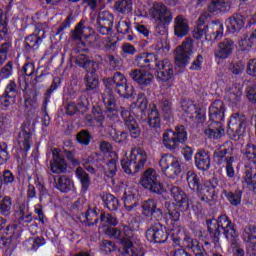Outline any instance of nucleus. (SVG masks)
Returning <instances> with one entry per match:
<instances>
[{
	"instance_id": "1",
	"label": "nucleus",
	"mask_w": 256,
	"mask_h": 256,
	"mask_svg": "<svg viewBox=\"0 0 256 256\" xmlns=\"http://www.w3.org/2000/svg\"><path fill=\"white\" fill-rule=\"evenodd\" d=\"M142 215L150 217L151 221H157L146 231V238L150 243H165L169 237L167 228L160 223L163 219V208L158 207L157 200L148 199L142 202Z\"/></svg>"
},
{
	"instance_id": "2",
	"label": "nucleus",
	"mask_w": 256,
	"mask_h": 256,
	"mask_svg": "<svg viewBox=\"0 0 256 256\" xmlns=\"http://www.w3.org/2000/svg\"><path fill=\"white\" fill-rule=\"evenodd\" d=\"M106 235L112 239H118L122 247L121 256H145V250L141 247V242L135 235V229L133 226L126 225L123 228V232L119 228L108 227L106 229Z\"/></svg>"
},
{
	"instance_id": "3",
	"label": "nucleus",
	"mask_w": 256,
	"mask_h": 256,
	"mask_svg": "<svg viewBox=\"0 0 256 256\" xmlns=\"http://www.w3.org/2000/svg\"><path fill=\"white\" fill-rule=\"evenodd\" d=\"M207 231L215 249L221 248V232L230 241L232 245H235L236 239L238 237L237 230L235 229V224L231 222L227 215H221L218 219H207L206 220Z\"/></svg>"
},
{
	"instance_id": "4",
	"label": "nucleus",
	"mask_w": 256,
	"mask_h": 256,
	"mask_svg": "<svg viewBox=\"0 0 256 256\" xmlns=\"http://www.w3.org/2000/svg\"><path fill=\"white\" fill-rule=\"evenodd\" d=\"M147 163V152L141 148L131 150L130 158L124 157L121 160V166L127 175L138 173Z\"/></svg>"
},
{
	"instance_id": "5",
	"label": "nucleus",
	"mask_w": 256,
	"mask_h": 256,
	"mask_svg": "<svg viewBox=\"0 0 256 256\" xmlns=\"http://www.w3.org/2000/svg\"><path fill=\"white\" fill-rule=\"evenodd\" d=\"M247 117L243 112H235L231 115L230 121L228 123L227 133L230 139L234 141H239L245 133H247Z\"/></svg>"
},
{
	"instance_id": "6",
	"label": "nucleus",
	"mask_w": 256,
	"mask_h": 256,
	"mask_svg": "<svg viewBox=\"0 0 256 256\" xmlns=\"http://www.w3.org/2000/svg\"><path fill=\"white\" fill-rule=\"evenodd\" d=\"M187 141V131H185V126H177L175 131L166 130L163 133V145L169 151H177L179 149L180 143H185Z\"/></svg>"
},
{
	"instance_id": "7",
	"label": "nucleus",
	"mask_w": 256,
	"mask_h": 256,
	"mask_svg": "<svg viewBox=\"0 0 256 256\" xmlns=\"http://www.w3.org/2000/svg\"><path fill=\"white\" fill-rule=\"evenodd\" d=\"M162 173L169 177V179H175L179 177L183 169L181 168V163L179 159L171 154H165L161 157L159 161Z\"/></svg>"
},
{
	"instance_id": "8",
	"label": "nucleus",
	"mask_w": 256,
	"mask_h": 256,
	"mask_svg": "<svg viewBox=\"0 0 256 256\" xmlns=\"http://www.w3.org/2000/svg\"><path fill=\"white\" fill-rule=\"evenodd\" d=\"M140 185L144 189H149L151 193L156 195H163L165 193V187L159 181H157V172L153 168H148L140 178Z\"/></svg>"
},
{
	"instance_id": "9",
	"label": "nucleus",
	"mask_w": 256,
	"mask_h": 256,
	"mask_svg": "<svg viewBox=\"0 0 256 256\" xmlns=\"http://www.w3.org/2000/svg\"><path fill=\"white\" fill-rule=\"evenodd\" d=\"M195 49L193 38L187 37L180 46L176 48L175 61L179 67H185L193 55Z\"/></svg>"
},
{
	"instance_id": "10",
	"label": "nucleus",
	"mask_w": 256,
	"mask_h": 256,
	"mask_svg": "<svg viewBox=\"0 0 256 256\" xmlns=\"http://www.w3.org/2000/svg\"><path fill=\"white\" fill-rule=\"evenodd\" d=\"M120 115L127 131H129L130 137H132V139H139L141 137V128H139V124L137 123V120H135V117L131 115V111L125 107H120Z\"/></svg>"
},
{
	"instance_id": "11",
	"label": "nucleus",
	"mask_w": 256,
	"mask_h": 256,
	"mask_svg": "<svg viewBox=\"0 0 256 256\" xmlns=\"http://www.w3.org/2000/svg\"><path fill=\"white\" fill-rule=\"evenodd\" d=\"M150 16L155 21L170 24L173 21V12L163 2H155L149 10Z\"/></svg>"
},
{
	"instance_id": "12",
	"label": "nucleus",
	"mask_w": 256,
	"mask_h": 256,
	"mask_svg": "<svg viewBox=\"0 0 256 256\" xmlns=\"http://www.w3.org/2000/svg\"><path fill=\"white\" fill-rule=\"evenodd\" d=\"M35 126L31 125V122H24L21 126V132L18 135V144L22 151H29L31 149V139Z\"/></svg>"
},
{
	"instance_id": "13",
	"label": "nucleus",
	"mask_w": 256,
	"mask_h": 256,
	"mask_svg": "<svg viewBox=\"0 0 256 256\" xmlns=\"http://www.w3.org/2000/svg\"><path fill=\"white\" fill-rule=\"evenodd\" d=\"M113 21V14L109 11H100L96 20L98 33L109 35L113 31Z\"/></svg>"
},
{
	"instance_id": "14",
	"label": "nucleus",
	"mask_w": 256,
	"mask_h": 256,
	"mask_svg": "<svg viewBox=\"0 0 256 256\" xmlns=\"http://www.w3.org/2000/svg\"><path fill=\"white\" fill-rule=\"evenodd\" d=\"M170 195L174 199L175 203L181 209V211H189L191 208V199L187 196V193L179 186H171L169 188Z\"/></svg>"
},
{
	"instance_id": "15",
	"label": "nucleus",
	"mask_w": 256,
	"mask_h": 256,
	"mask_svg": "<svg viewBox=\"0 0 256 256\" xmlns=\"http://www.w3.org/2000/svg\"><path fill=\"white\" fill-rule=\"evenodd\" d=\"M155 69L157 73V79L162 81V83H167V81H171V79H173V64H171L169 60H156Z\"/></svg>"
},
{
	"instance_id": "16",
	"label": "nucleus",
	"mask_w": 256,
	"mask_h": 256,
	"mask_svg": "<svg viewBox=\"0 0 256 256\" xmlns=\"http://www.w3.org/2000/svg\"><path fill=\"white\" fill-rule=\"evenodd\" d=\"M115 83V91L123 99H132V97H135V88L127 83V78L123 74L120 73V76H116Z\"/></svg>"
},
{
	"instance_id": "17",
	"label": "nucleus",
	"mask_w": 256,
	"mask_h": 256,
	"mask_svg": "<svg viewBox=\"0 0 256 256\" xmlns=\"http://www.w3.org/2000/svg\"><path fill=\"white\" fill-rule=\"evenodd\" d=\"M45 39V30H38L37 32L30 34L25 37L24 40V51L25 53H32L37 51Z\"/></svg>"
},
{
	"instance_id": "18",
	"label": "nucleus",
	"mask_w": 256,
	"mask_h": 256,
	"mask_svg": "<svg viewBox=\"0 0 256 256\" xmlns=\"http://www.w3.org/2000/svg\"><path fill=\"white\" fill-rule=\"evenodd\" d=\"M233 51H235V42L231 38H225L218 43L214 50V56L216 59H229L233 55Z\"/></svg>"
},
{
	"instance_id": "19",
	"label": "nucleus",
	"mask_w": 256,
	"mask_h": 256,
	"mask_svg": "<svg viewBox=\"0 0 256 256\" xmlns=\"http://www.w3.org/2000/svg\"><path fill=\"white\" fill-rule=\"evenodd\" d=\"M206 41H217L223 37V24L219 20L209 22L206 16Z\"/></svg>"
},
{
	"instance_id": "20",
	"label": "nucleus",
	"mask_w": 256,
	"mask_h": 256,
	"mask_svg": "<svg viewBox=\"0 0 256 256\" xmlns=\"http://www.w3.org/2000/svg\"><path fill=\"white\" fill-rule=\"evenodd\" d=\"M129 76L134 83H137L140 87H148V85H151L155 79V76H153L151 72L142 69L131 70Z\"/></svg>"
},
{
	"instance_id": "21",
	"label": "nucleus",
	"mask_w": 256,
	"mask_h": 256,
	"mask_svg": "<svg viewBox=\"0 0 256 256\" xmlns=\"http://www.w3.org/2000/svg\"><path fill=\"white\" fill-rule=\"evenodd\" d=\"M182 111L186 113L188 119H194L196 123H203L205 121V109L197 108L193 103L184 102L182 104Z\"/></svg>"
},
{
	"instance_id": "22",
	"label": "nucleus",
	"mask_w": 256,
	"mask_h": 256,
	"mask_svg": "<svg viewBox=\"0 0 256 256\" xmlns=\"http://www.w3.org/2000/svg\"><path fill=\"white\" fill-rule=\"evenodd\" d=\"M209 117L211 123H223V119H225V103L221 100H215L209 108Z\"/></svg>"
},
{
	"instance_id": "23",
	"label": "nucleus",
	"mask_w": 256,
	"mask_h": 256,
	"mask_svg": "<svg viewBox=\"0 0 256 256\" xmlns=\"http://www.w3.org/2000/svg\"><path fill=\"white\" fill-rule=\"evenodd\" d=\"M52 155L53 161L50 163L52 173H65L67 171V162L65 161V156L61 154V150L54 149Z\"/></svg>"
},
{
	"instance_id": "24",
	"label": "nucleus",
	"mask_w": 256,
	"mask_h": 256,
	"mask_svg": "<svg viewBox=\"0 0 256 256\" xmlns=\"http://www.w3.org/2000/svg\"><path fill=\"white\" fill-rule=\"evenodd\" d=\"M195 167L199 169V171H209L211 169V156L209 152L200 149L194 156Z\"/></svg>"
},
{
	"instance_id": "25",
	"label": "nucleus",
	"mask_w": 256,
	"mask_h": 256,
	"mask_svg": "<svg viewBox=\"0 0 256 256\" xmlns=\"http://www.w3.org/2000/svg\"><path fill=\"white\" fill-rule=\"evenodd\" d=\"M174 35L183 38L189 35V21L183 15H177L174 18Z\"/></svg>"
},
{
	"instance_id": "26",
	"label": "nucleus",
	"mask_w": 256,
	"mask_h": 256,
	"mask_svg": "<svg viewBox=\"0 0 256 256\" xmlns=\"http://www.w3.org/2000/svg\"><path fill=\"white\" fill-rule=\"evenodd\" d=\"M226 27L229 33H239L245 27V16L234 14L226 20Z\"/></svg>"
},
{
	"instance_id": "27",
	"label": "nucleus",
	"mask_w": 256,
	"mask_h": 256,
	"mask_svg": "<svg viewBox=\"0 0 256 256\" xmlns=\"http://www.w3.org/2000/svg\"><path fill=\"white\" fill-rule=\"evenodd\" d=\"M157 58L155 57V54L149 53V54H139L135 57L133 63L136 67H139L140 69H153V64L156 63Z\"/></svg>"
},
{
	"instance_id": "28",
	"label": "nucleus",
	"mask_w": 256,
	"mask_h": 256,
	"mask_svg": "<svg viewBox=\"0 0 256 256\" xmlns=\"http://www.w3.org/2000/svg\"><path fill=\"white\" fill-rule=\"evenodd\" d=\"M204 133L208 139H221L225 135L223 122H211L208 128L204 130Z\"/></svg>"
},
{
	"instance_id": "29",
	"label": "nucleus",
	"mask_w": 256,
	"mask_h": 256,
	"mask_svg": "<svg viewBox=\"0 0 256 256\" xmlns=\"http://www.w3.org/2000/svg\"><path fill=\"white\" fill-rule=\"evenodd\" d=\"M55 187L61 193H69L73 189V180L67 175H61L59 177H54Z\"/></svg>"
},
{
	"instance_id": "30",
	"label": "nucleus",
	"mask_w": 256,
	"mask_h": 256,
	"mask_svg": "<svg viewBox=\"0 0 256 256\" xmlns=\"http://www.w3.org/2000/svg\"><path fill=\"white\" fill-rule=\"evenodd\" d=\"M205 21H207V15H201L197 22H196V27L194 28V30L192 31V36L194 37V39H203L205 37V39H207V30L205 28Z\"/></svg>"
},
{
	"instance_id": "31",
	"label": "nucleus",
	"mask_w": 256,
	"mask_h": 256,
	"mask_svg": "<svg viewBox=\"0 0 256 256\" xmlns=\"http://www.w3.org/2000/svg\"><path fill=\"white\" fill-rule=\"evenodd\" d=\"M183 247L185 249H191V251L194 253V255H199L202 251H205V248L203 247V244L199 242L197 239H193L189 236H185L182 241Z\"/></svg>"
},
{
	"instance_id": "32",
	"label": "nucleus",
	"mask_w": 256,
	"mask_h": 256,
	"mask_svg": "<svg viewBox=\"0 0 256 256\" xmlns=\"http://www.w3.org/2000/svg\"><path fill=\"white\" fill-rule=\"evenodd\" d=\"M77 179H79L81 183V192L87 193L89 191V187L91 186V179L89 178V174L81 168L78 167L75 171Z\"/></svg>"
},
{
	"instance_id": "33",
	"label": "nucleus",
	"mask_w": 256,
	"mask_h": 256,
	"mask_svg": "<svg viewBox=\"0 0 256 256\" xmlns=\"http://www.w3.org/2000/svg\"><path fill=\"white\" fill-rule=\"evenodd\" d=\"M76 63L79 67H82V69H85L87 73H91V71H96L95 65H97V62L94 60L89 59V56L80 54L76 58Z\"/></svg>"
},
{
	"instance_id": "34",
	"label": "nucleus",
	"mask_w": 256,
	"mask_h": 256,
	"mask_svg": "<svg viewBox=\"0 0 256 256\" xmlns=\"http://www.w3.org/2000/svg\"><path fill=\"white\" fill-rule=\"evenodd\" d=\"M86 91H95L99 87V75L95 71L87 72L84 76Z\"/></svg>"
},
{
	"instance_id": "35",
	"label": "nucleus",
	"mask_w": 256,
	"mask_h": 256,
	"mask_svg": "<svg viewBox=\"0 0 256 256\" xmlns=\"http://www.w3.org/2000/svg\"><path fill=\"white\" fill-rule=\"evenodd\" d=\"M222 194L229 201L230 205L237 207L241 205V197H243V191L236 189L234 192L231 190H223Z\"/></svg>"
},
{
	"instance_id": "36",
	"label": "nucleus",
	"mask_w": 256,
	"mask_h": 256,
	"mask_svg": "<svg viewBox=\"0 0 256 256\" xmlns=\"http://www.w3.org/2000/svg\"><path fill=\"white\" fill-rule=\"evenodd\" d=\"M114 9L122 15H129L133 11V0H117Z\"/></svg>"
},
{
	"instance_id": "37",
	"label": "nucleus",
	"mask_w": 256,
	"mask_h": 256,
	"mask_svg": "<svg viewBox=\"0 0 256 256\" xmlns=\"http://www.w3.org/2000/svg\"><path fill=\"white\" fill-rule=\"evenodd\" d=\"M228 9H231L230 0H212L208 6V11H210V13H215L216 11H227Z\"/></svg>"
},
{
	"instance_id": "38",
	"label": "nucleus",
	"mask_w": 256,
	"mask_h": 256,
	"mask_svg": "<svg viewBox=\"0 0 256 256\" xmlns=\"http://www.w3.org/2000/svg\"><path fill=\"white\" fill-rule=\"evenodd\" d=\"M186 181L188 183L189 188L192 191H196L197 193H201V188L203 186L201 185V182H199V176L195 172L188 171Z\"/></svg>"
},
{
	"instance_id": "39",
	"label": "nucleus",
	"mask_w": 256,
	"mask_h": 256,
	"mask_svg": "<svg viewBox=\"0 0 256 256\" xmlns=\"http://www.w3.org/2000/svg\"><path fill=\"white\" fill-rule=\"evenodd\" d=\"M148 125L152 129H159L161 127V114H159L157 106H154L148 114Z\"/></svg>"
},
{
	"instance_id": "40",
	"label": "nucleus",
	"mask_w": 256,
	"mask_h": 256,
	"mask_svg": "<svg viewBox=\"0 0 256 256\" xmlns=\"http://www.w3.org/2000/svg\"><path fill=\"white\" fill-rule=\"evenodd\" d=\"M11 207H13L11 197L0 196V215L3 217H9L11 215Z\"/></svg>"
},
{
	"instance_id": "41",
	"label": "nucleus",
	"mask_w": 256,
	"mask_h": 256,
	"mask_svg": "<svg viewBox=\"0 0 256 256\" xmlns=\"http://www.w3.org/2000/svg\"><path fill=\"white\" fill-rule=\"evenodd\" d=\"M200 200L204 203H213L215 201V197H217V192L215 190H211L208 187H201L200 192H197Z\"/></svg>"
},
{
	"instance_id": "42",
	"label": "nucleus",
	"mask_w": 256,
	"mask_h": 256,
	"mask_svg": "<svg viewBox=\"0 0 256 256\" xmlns=\"http://www.w3.org/2000/svg\"><path fill=\"white\" fill-rule=\"evenodd\" d=\"M102 201L109 211H117L120 207L119 200L113 194H104L102 196Z\"/></svg>"
},
{
	"instance_id": "43",
	"label": "nucleus",
	"mask_w": 256,
	"mask_h": 256,
	"mask_svg": "<svg viewBox=\"0 0 256 256\" xmlns=\"http://www.w3.org/2000/svg\"><path fill=\"white\" fill-rule=\"evenodd\" d=\"M159 107L161 108V111L164 115V119L166 121H169V119H171V117H173V103H171V101H169V99L163 98L159 102Z\"/></svg>"
},
{
	"instance_id": "44",
	"label": "nucleus",
	"mask_w": 256,
	"mask_h": 256,
	"mask_svg": "<svg viewBox=\"0 0 256 256\" xmlns=\"http://www.w3.org/2000/svg\"><path fill=\"white\" fill-rule=\"evenodd\" d=\"M92 139L93 135H91V132L87 129H82L76 134L77 143H79V145H84V147L90 145Z\"/></svg>"
},
{
	"instance_id": "45",
	"label": "nucleus",
	"mask_w": 256,
	"mask_h": 256,
	"mask_svg": "<svg viewBox=\"0 0 256 256\" xmlns=\"http://www.w3.org/2000/svg\"><path fill=\"white\" fill-rule=\"evenodd\" d=\"M81 223H88V225H97L99 223V216H97V210L86 207L85 215L81 219Z\"/></svg>"
},
{
	"instance_id": "46",
	"label": "nucleus",
	"mask_w": 256,
	"mask_h": 256,
	"mask_svg": "<svg viewBox=\"0 0 256 256\" xmlns=\"http://www.w3.org/2000/svg\"><path fill=\"white\" fill-rule=\"evenodd\" d=\"M164 207L167 209V212L164 213V217L167 220L174 221V223H177L179 219L181 218V211L179 209L170 210L169 207H171V202L165 201Z\"/></svg>"
},
{
	"instance_id": "47",
	"label": "nucleus",
	"mask_w": 256,
	"mask_h": 256,
	"mask_svg": "<svg viewBox=\"0 0 256 256\" xmlns=\"http://www.w3.org/2000/svg\"><path fill=\"white\" fill-rule=\"evenodd\" d=\"M244 183L252 185L256 189V170L251 166H246L244 171Z\"/></svg>"
},
{
	"instance_id": "48",
	"label": "nucleus",
	"mask_w": 256,
	"mask_h": 256,
	"mask_svg": "<svg viewBox=\"0 0 256 256\" xmlns=\"http://www.w3.org/2000/svg\"><path fill=\"white\" fill-rule=\"evenodd\" d=\"M103 103L106 105V109L109 113H115V111H117V101L111 92H109L108 95L104 94Z\"/></svg>"
},
{
	"instance_id": "49",
	"label": "nucleus",
	"mask_w": 256,
	"mask_h": 256,
	"mask_svg": "<svg viewBox=\"0 0 256 256\" xmlns=\"http://www.w3.org/2000/svg\"><path fill=\"white\" fill-rule=\"evenodd\" d=\"M227 155H233V146L214 151V158L217 159L219 165L224 163L225 159H227Z\"/></svg>"
},
{
	"instance_id": "50",
	"label": "nucleus",
	"mask_w": 256,
	"mask_h": 256,
	"mask_svg": "<svg viewBox=\"0 0 256 256\" xmlns=\"http://www.w3.org/2000/svg\"><path fill=\"white\" fill-rule=\"evenodd\" d=\"M100 223L103 227H115L119 223L117 218L111 214L101 213Z\"/></svg>"
},
{
	"instance_id": "51",
	"label": "nucleus",
	"mask_w": 256,
	"mask_h": 256,
	"mask_svg": "<svg viewBox=\"0 0 256 256\" xmlns=\"http://www.w3.org/2000/svg\"><path fill=\"white\" fill-rule=\"evenodd\" d=\"M104 174L109 179H113L114 175H117V160L110 159L104 166Z\"/></svg>"
},
{
	"instance_id": "52",
	"label": "nucleus",
	"mask_w": 256,
	"mask_h": 256,
	"mask_svg": "<svg viewBox=\"0 0 256 256\" xmlns=\"http://www.w3.org/2000/svg\"><path fill=\"white\" fill-rule=\"evenodd\" d=\"M59 85H61V78L55 77L53 79V82L50 85L49 89L44 94V105H47V103L51 99V95H52L53 91H56V89L59 87Z\"/></svg>"
},
{
	"instance_id": "53",
	"label": "nucleus",
	"mask_w": 256,
	"mask_h": 256,
	"mask_svg": "<svg viewBox=\"0 0 256 256\" xmlns=\"http://www.w3.org/2000/svg\"><path fill=\"white\" fill-rule=\"evenodd\" d=\"M136 105L141 112V115H145V110L149 106V100H147V96L145 93H139L136 100Z\"/></svg>"
},
{
	"instance_id": "54",
	"label": "nucleus",
	"mask_w": 256,
	"mask_h": 256,
	"mask_svg": "<svg viewBox=\"0 0 256 256\" xmlns=\"http://www.w3.org/2000/svg\"><path fill=\"white\" fill-rule=\"evenodd\" d=\"M244 237L248 243L256 245V226H248L244 229Z\"/></svg>"
},
{
	"instance_id": "55",
	"label": "nucleus",
	"mask_w": 256,
	"mask_h": 256,
	"mask_svg": "<svg viewBox=\"0 0 256 256\" xmlns=\"http://www.w3.org/2000/svg\"><path fill=\"white\" fill-rule=\"evenodd\" d=\"M241 95H243V92L237 86L230 88L228 92V97L232 103H239L241 101Z\"/></svg>"
},
{
	"instance_id": "56",
	"label": "nucleus",
	"mask_w": 256,
	"mask_h": 256,
	"mask_svg": "<svg viewBox=\"0 0 256 256\" xmlns=\"http://www.w3.org/2000/svg\"><path fill=\"white\" fill-rule=\"evenodd\" d=\"M112 141L118 143L119 145H123L127 143V139H129V134L125 131L122 132H114L111 134Z\"/></svg>"
},
{
	"instance_id": "57",
	"label": "nucleus",
	"mask_w": 256,
	"mask_h": 256,
	"mask_svg": "<svg viewBox=\"0 0 256 256\" xmlns=\"http://www.w3.org/2000/svg\"><path fill=\"white\" fill-rule=\"evenodd\" d=\"M13 103H15V98H13L12 96L5 95L4 93L2 94V96H0V108L3 111H7V109H9L11 105H13Z\"/></svg>"
},
{
	"instance_id": "58",
	"label": "nucleus",
	"mask_w": 256,
	"mask_h": 256,
	"mask_svg": "<svg viewBox=\"0 0 256 256\" xmlns=\"http://www.w3.org/2000/svg\"><path fill=\"white\" fill-rule=\"evenodd\" d=\"M245 155L250 163L256 166V146L255 144L246 145Z\"/></svg>"
},
{
	"instance_id": "59",
	"label": "nucleus",
	"mask_w": 256,
	"mask_h": 256,
	"mask_svg": "<svg viewBox=\"0 0 256 256\" xmlns=\"http://www.w3.org/2000/svg\"><path fill=\"white\" fill-rule=\"evenodd\" d=\"M119 117L117 116V111L109 112L107 111L106 117H104L103 123L104 127H113L115 122L118 121Z\"/></svg>"
},
{
	"instance_id": "60",
	"label": "nucleus",
	"mask_w": 256,
	"mask_h": 256,
	"mask_svg": "<svg viewBox=\"0 0 256 256\" xmlns=\"http://www.w3.org/2000/svg\"><path fill=\"white\" fill-rule=\"evenodd\" d=\"M18 93H19V88L17 87V83H15V81L11 80L7 84L4 94L15 99V97H17Z\"/></svg>"
},
{
	"instance_id": "61",
	"label": "nucleus",
	"mask_w": 256,
	"mask_h": 256,
	"mask_svg": "<svg viewBox=\"0 0 256 256\" xmlns=\"http://www.w3.org/2000/svg\"><path fill=\"white\" fill-rule=\"evenodd\" d=\"M9 49H11L10 42H5L0 46V67L5 63V61H7Z\"/></svg>"
},
{
	"instance_id": "62",
	"label": "nucleus",
	"mask_w": 256,
	"mask_h": 256,
	"mask_svg": "<svg viewBox=\"0 0 256 256\" xmlns=\"http://www.w3.org/2000/svg\"><path fill=\"white\" fill-rule=\"evenodd\" d=\"M139 203H137V200H135V196L133 195H128L124 199V207L126 211H134L135 207H137Z\"/></svg>"
},
{
	"instance_id": "63",
	"label": "nucleus",
	"mask_w": 256,
	"mask_h": 256,
	"mask_svg": "<svg viewBox=\"0 0 256 256\" xmlns=\"http://www.w3.org/2000/svg\"><path fill=\"white\" fill-rule=\"evenodd\" d=\"M105 61L114 70H117L119 65H121V58L114 56L112 54H106Z\"/></svg>"
},
{
	"instance_id": "64",
	"label": "nucleus",
	"mask_w": 256,
	"mask_h": 256,
	"mask_svg": "<svg viewBox=\"0 0 256 256\" xmlns=\"http://www.w3.org/2000/svg\"><path fill=\"white\" fill-rule=\"evenodd\" d=\"M246 97L251 103H256V83L247 86Z\"/></svg>"
}]
</instances>
